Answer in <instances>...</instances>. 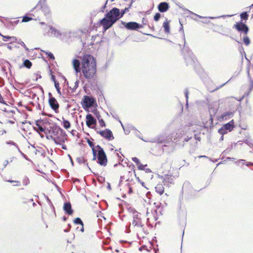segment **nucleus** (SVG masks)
Listing matches in <instances>:
<instances>
[{"instance_id": "338daca9", "label": "nucleus", "mask_w": 253, "mask_h": 253, "mask_svg": "<svg viewBox=\"0 0 253 253\" xmlns=\"http://www.w3.org/2000/svg\"><path fill=\"white\" fill-rule=\"evenodd\" d=\"M80 230L82 232H84V225H83V226H82V227H81V228L80 229Z\"/></svg>"}, {"instance_id": "72a5a7b5", "label": "nucleus", "mask_w": 253, "mask_h": 253, "mask_svg": "<svg viewBox=\"0 0 253 253\" xmlns=\"http://www.w3.org/2000/svg\"><path fill=\"white\" fill-rule=\"evenodd\" d=\"M74 223L76 224L81 225V226L84 225L83 222L82 221L81 219L79 217H77V218H75L74 220Z\"/></svg>"}, {"instance_id": "412c9836", "label": "nucleus", "mask_w": 253, "mask_h": 253, "mask_svg": "<svg viewBox=\"0 0 253 253\" xmlns=\"http://www.w3.org/2000/svg\"><path fill=\"white\" fill-rule=\"evenodd\" d=\"M190 13H191L192 14H193V15H195V16H196L197 17H198L200 18L211 19H218V18H221V17H231V16L234 15H223L219 16H217V17H212V16L203 17V16H200L199 15H198V14H197L196 13H194L193 12H190Z\"/></svg>"}, {"instance_id": "774afa93", "label": "nucleus", "mask_w": 253, "mask_h": 253, "mask_svg": "<svg viewBox=\"0 0 253 253\" xmlns=\"http://www.w3.org/2000/svg\"><path fill=\"white\" fill-rule=\"evenodd\" d=\"M107 188H108L109 190H111V185H110V184L109 183H108Z\"/></svg>"}, {"instance_id": "9b49d317", "label": "nucleus", "mask_w": 253, "mask_h": 253, "mask_svg": "<svg viewBox=\"0 0 253 253\" xmlns=\"http://www.w3.org/2000/svg\"><path fill=\"white\" fill-rule=\"evenodd\" d=\"M76 37L75 33L69 30H64L61 31L60 39L62 40H67L73 37Z\"/></svg>"}, {"instance_id": "a878e982", "label": "nucleus", "mask_w": 253, "mask_h": 253, "mask_svg": "<svg viewBox=\"0 0 253 253\" xmlns=\"http://www.w3.org/2000/svg\"><path fill=\"white\" fill-rule=\"evenodd\" d=\"M249 14L247 12H243L240 14L241 21L246 22L247 20L248 19Z\"/></svg>"}, {"instance_id": "a19ab883", "label": "nucleus", "mask_w": 253, "mask_h": 253, "mask_svg": "<svg viewBox=\"0 0 253 253\" xmlns=\"http://www.w3.org/2000/svg\"><path fill=\"white\" fill-rule=\"evenodd\" d=\"M139 218H140L139 213L137 211H134L133 213V219H137Z\"/></svg>"}, {"instance_id": "13d9d810", "label": "nucleus", "mask_w": 253, "mask_h": 253, "mask_svg": "<svg viewBox=\"0 0 253 253\" xmlns=\"http://www.w3.org/2000/svg\"><path fill=\"white\" fill-rule=\"evenodd\" d=\"M8 164V161L7 160H5L3 163L4 167L5 168Z\"/></svg>"}, {"instance_id": "b1692460", "label": "nucleus", "mask_w": 253, "mask_h": 253, "mask_svg": "<svg viewBox=\"0 0 253 253\" xmlns=\"http://www.w3.org/2000/svg\"><path fill=\"white\" fill-rule=\"evenodd\" d=\"M156 192L160 195L163 194L164 192V187L163 184H158L155 187Z\"/></svg>"}, {"instance_id": "39448f33", "label": "nucleus", "mask_w": 253, "mask_h": 253, "mask_svg": "<svg viewBox=\"0 0 253 253\" xmlns=\"http://www.w3.org/2000/svg\"><path fill=\"white\" fill-rule=\"evenodd\" d=\"M98 149L96 151V157L97 159V163L101 166H106L107 164L108 160L107 156L103 149L99 145L96 146Z\"/></svg>"}, {"instance_id": "79ce46f5", "label": "nucleus", "mask_w": 253, "mask_h": 253, "mask_svg": "<svg viewBox=\"0 0 253 253\" xmlns=\"http://www.w3.org/2000/svg\"><path fill=\"white\" fill-rule=\"evenodd\" d=\"M138 169L139 170H145V168L147 166V165H142L139 163V164L138 165Z\"/></svg>"}, {"instance_id": "e433bc0d", "label": "nucleus", "mask_w": 253, "mask_h": 253, "mask_svg": "<svg viewBox=\"0 0 253 253\" xmlns=\"http://www.w3.org/2000/svg\"><path fill=\"white\" fill-rule=\"evenodd\" d=\"M33 19L32 18L28 16L27 15H25L23 17V19L22 20V22H27Z\"/></svg>"}, {"instance_id": "473e14b6", "label": "nucleus", "mask_w": 253, "mask_h": 253, "mask_svg": "<svg viewBox=\"0 0 253 253\" xmlns=\"http://www.w3.org/2000/svg\"><path fill=\"white\" fill-rule=\"evenodd\" d=\"M45 134H46V138L47 139H48V140L51 139V140H53L55 142V143H56V144H58V143L57 142V141L55 139L56 137H55L51 134H49L48 133H47Z\"/></svg>"}, {"instance_id": "f3484780", "label": "nucleus", "mask_w": 253, "mask_h": 253, "mask_svg": "<svg viewBox=\"0 0 253 253\" xmlns=\"http://www.w3.org/2000/svg\"><path fill=\"white\" fill-rule=\"evenodd\" d=\"M158 10L161 12H165L169 8V5L167 2H162L158 6Z\"/></svg>"}, {"instance_id": "2eb2a0df", "label": "nucleus", "mask_w": 253, "mask_h": 253, "mask_svg": "<svg viewBox=\"0 0 253 253\" xmlns=\"http://www.w3.org/2000/svg\"><path fill=\"white\" fill-rule=\"evenodd\" d=\"M48 102L50 107L56 112L59 107L56 99L54 97L49 98Z\"/></svg>"}, {"instance_id": "a18cd8bd", "label": "nucleus", "mask_w": 253, "mask_h": 253, "mask_svg": "<svg viewBox=\"0 0 253 253\" xmlns=\"http://www.w3.org/2000/svg\"><path fill=\"white\" fill-rule=\"evenodd\" d=\"M98 121H99L100 126L101 127H105V126H106L104 120L102 119L98 120Z\"/></svg>"}, {"instance_id": "c9c22d12", "label": "nucleus", "mask_w": 253, "mask_h": 253, "mask_svg": "<svg viewBox=\"0 0 253 253\" xmlns=\"http://www.w3.org/2000/svg\"><path fill=\"white\" fill-rule=\"evenodd\" d=\"M243 42H244V43L246 45H249L250 44V40L248 36L244 37V38H243Z\"/></svg>"}, {"instance_id": "864d4df0", "label": "nucleus", "mask_w": 253, "mask_h": 253, "mask_svg": "<svg viewBox=\"0 0 253 253\" xmlns=\"http://www.w3.org/2000/svg\"><path fill=\"white\" fill-rule=\"evenodd\" d=\"M107 3V1H106L105 4L101 7L100 11L102 12H104V10L106 8V5Z\"/></svg>"}, {"instance_id": "ea45409f", "label": "nucleus", "mask_w": 253, "mask_h": 253, "mask_svg": "<svg viewBox=\"0 0 253 253\" xmlns=\"http://www.w3.org/2000/svg\"><path fill=\"white\" fill-rule=\"evenodd\" d=\"M78 162L80 164L81 163H85L86 162V160H85L83 157H79L77 159Z\"/></svg>"}, {"instance_id": "5fc2aeb1", "label": "nucleus", "mask_w": 253, "mask_h": 253, "mask_svg": "<svg viewBox=\"0 0 253 253\" xmlns=\"http://www.w3.org/2000/svg\"><path fill=\"white\" fill-rule=\"evenodd\" d=\"M119 122H120V123H121V126H122V127H123V129H124V131H125V133H126V134H127V133H128V131H127V130H125V128H124V126H123V124L122 123V122H121L120 121H119Z\"/></svg>"}, {"instance_id": "e2e57ef3", "label": "nucleus", "mask_w": 253, "mask_h": 253, "mask_svg": "<svg viewBox=\"0 0 253 253\" xmlns=\"http://www.w3.org/2000/svg\"><path fill=\"white\" fill-rule=\"evenodd\" d=\"M78 84H79L78 82V81L76 82V83H75L74 88H77V87L78 86Z\"/></svg>"}, {"instance_id": "1a4fd4ad", "label": "nucleus", "mask_w": 253, "mask_h": 253, "mask_svg": "<svg viewBox=\"0 0 253 253\" xmlns=\"http://www.w3.org/2000/svg\"><path fill=\"white\" fill-rule=\"evenodd\" d=\"M95 102V100L93 97L85 95L82 102V104L84 108H89L93 106Z\"/></svg>"}, {"instance_id": "f257e3e1", "label": "nucleus", "mask_w": 253, "mask_h": 253, "mask_svg": "<svg viewBox=\"0 0 253 253\" xmlns=\"http://www.w3.org/2000/svg\"><path fill=\"white\" fill-rule=\"evenodd\" d=\"M82 72L84 78L91 80L96 73V62L93 56L85 54L82 58Z\"/></svg>"}, {"instance_id": "680f3d73", "label": "nucleus", "mask_w": 253, "mask_h": 253, "mask_svg": "<svg viewBox=\"0 0 253 253\" xmlns=\"http://www.w3.org/2000/svg\"><path fill=\"white\" fill-rule=\"evenodd\" d=\"M226 83H227V82H226V83H224V84H221V85H219L218 87H217L216 88V89H219V88H220L222 87V86H224V85Z\"/></svg>"}, {"instance_id": "4468645a", "label": "nucleus", "mask_w": 253, "mask_h": 253, "mask_svg": "<svg viewBox=\"0 0 253 253\" xmlns=\"http://www.w3.org/2000/svg\"><path fill=\"white\" fill-rule=\"evenodd\" d=\"M86 124L89 127H91L92 125L96 124V120L91 114H88L86 116Z\"/></svg>"}, {"instance_id": "2f4dec72", "label": "nucleus", "mask_w": 253, "mask_h": 253, "mask_svg": "<svg viewBox=\"0 0 253 253\" xmlns=\"http://www.w3.org/2000/svg\"><path fill=\"white\" fill-rule=\"evenodd\" d=\"M32 62L28 59H26L23 62V65L24 67L30 69L32 66Z\"/></svg>"}, {"instance_id": "7ed1b4c3", "label": "nucleus", "mask_w": 253, "mask_h": 253, "mask_svg": "<svg viewBox=\"0 0 253 253\" xmlns=\"http://www.w3.org/2000/svg\"><path fill=\"white\" fill-rule=\"evenodd\" d=\"M47 133L51 134L55 138L58 144H62L67 140L65 131L55 124H51L47 127Z\"/></svg>"}, {"instance_id": "393cba45", "label": "nucleus", "mask_w": 253, "mask_h": 253, "mask_svg": "<svg viewBox=\"0 0 253 253\" xmlns=\"http://www.w3.org/2000/svg\"><path fill=\"white\" fill-rule=\"evenodd\" d=\"M233 116V113L232 112H226L222 114L221 116L223 119L227 120Z\"/></svg>"}, {"instance_id": "aec40b11", "label": "nucleus", "mask_w": 253, "mask_h": 253, "mask_svg": "<svg viewBox=\"0 0 253 253\" xmlns=\"http://www.w3.org/2000/svg\"><path fill=\"white\" fill-rule=\"evenodd\" d=\"M63 210L65 213L68 215H71L73 213V211L72 209L71 204L69 202H66L64 204Z\"/></svg>"}, {"instance_id": "20e7f679", "label": "nucleus", "mask_w": 253, "mask_h": 253, "mask_svg": "<svg viewBox=\"0 0 253 253\" xmlns=\"http://www.w3.org/2000/svg\"><path fill=\"white\" fill-rule=\"evenodd\" d=\"M182 52L187 65L193 66L196 61V59L189 48L184 45Z\"/></svg>"}, {"instance_id": "5701e85b", "label": "nucleus", "mask_w": 253, "mask_h": 253, "mask_svg": "<svg viewBox=\"0 0 253 253\" xmlns=\"http://www.w3.org/2000/svg\"><path fill=\"white\" fill-rule=\"evenodd\" d=\"M36 126H38V128L36 127H34V130L37 131V132H44L45 134H47V128H43L42 126H41L39 123L38 121H36Z\"/></svg>"}, {"instance_id": "3c124183", "label": "nucleus", "mask_w": 253, "mask_h": 253, "mask_svg": "<svg viewBox=\"0 0 253 253\" xmlns=\"http://www.w3.org/2000/svg\"><path fill=\"white\" fill-rule=\"evenodd\" d=\"M95 115L98 120L101 119V116L100 115V114L98 112H96L95 113Z\"/></svg>"}, {"instance_id": "4be33fe9", "label": "nucleus", "mask_w": 253, "mask_h": 253, "mask_svg": "<svg viewBox=\"0 0 253 253\" xmlns=\"http://www.w3.org/2000/svg\"><path fill=\"white\" fill-rule=\"evenodd\" d=\"M87 142L88 145L90 147H91V149H92V154H93L92 160L95 161L96 160V151L98 149L96 148V146H94V143L90 141L89 139L87 140Z\"/></svg>"}, {"instance_id": "49530a36", "label": "nucleus", "mask_w": 253, "mask_h": 253, "mask_svg": "<svg viewBox=\"0 0 253 253\" xmlns=\"http://www.w3.org/2000/svg\"><path fill=\"white\" fill-rule=\"evenodd\" d=\"M132 160L134 163H135L137 165H138L140 163L139 159L138 158H137L136 157H132Z\"/></svg>"}, {"instance_id": "dca6fc26", "label": "nucleus", "mask_w": 253, "mask_h": 253, "mask_svg": "<svg viewBox=\"0 0 253 253\" xmlns=\"http://www.w3.org/2000/svg\"><path fill=\"white\" fill-rule=\"evenodd\" d=\"M131 225L134 227H139L142 228V230L144 232V233L146 234L147 233L145 232L144 228H143L144 224L142 223L140 218H138L137 219H133Z\"/></svg>"}, {"instance_id": "423d86ee", "label": "nucleus", "mask_w": 253, "mask_h": 253, "mask_svg": "<svg viewBox=\"0 0 253 253\" xmlns=\"http://www.w3.org/2000/svg\"><path fill=\"white\" fill-rule=\"evenodd\" d=\"M43 35L49 37H55L59 38L61 37V31L51 25L46 26L45 27H42Z\"/></svg>"}, {"instance_id": "f704fd0d", "label": "nucleus", "mask_w": 253, "mask_h": 253, "mask_svg": "<svg viewBox=\"0 0 253 253\" xmlns=\"http://www.w3.org/2000/svg\"><path fill=\"white\" fill-rule=\"evenodd\" d=\"M54 86H55V87L56 89V90H57L58 93L60 95H61V91H60V86H59V83L56 82V81H55Z\"/></svg>"}, {"instance_id": "a211bd4d", "label": "nucleus", "mask_w": 253, "mask_h": 253, "mask_svg": "<svg viewBox=\"0 0 253 253\" xmlns=\"http://www.w3.org/2000/svg\"><path fill=\"white\" fill-rule=\"evenodd\" d=\"M73 65L77 73L81 71L82 67H81V65L82 66V63H81L78 59H74L73 60Z\"/></svg>"}, {"instance_id": "ddd939ff", "label": "nucleus", "mask_w": 253, "mask_h": 253, "mask_svg": "<svg viewBox=\"0 0 253 253\" xmlns=\"http://www.w3.org/2000/svg\"><path fill=\"white\" fill-rule=\"evenodd\" d=\"M97 133L109 140H112L114 138L111 130L108 128H106L104 130L97 131Z\"/></svg>"}, {"instance_id": "0e129e2a", "label": "nucleus", "mask_w": 253, "mask_h": 253, "mask_svg": "<svg viewBox=\"0 0 253 253\" xmlns=\"http://www.w3.org/2000/svg\"><path fill=\"white\" fill-rule=\"evenodd\" d=\"M68 226H69V229L64 230V232H68L69 231L70 228H71V225H69Z\"/></svg>"}, {"instance_id": "7c9ffc66", "label": "nucleus", "mask_w": 253, "mask_h": 253, "mask_svg": "<svg viewBox=\"0 0 253 253\" xmlns=\"http://www.w3.org/2000/svg\"><path fill=\"white\" fill-rule=\"evenodd\" d=\"M62 119L64 127L65 129L69 128L71 126L70 123L68 120H65L64 118H62Z\"/></svg>"}, {"instance_id": "f8f14e48", "label": "nucleus", "mask_w": 253, "mask_h": 253, "mask_svg": "<svg viewBox=\"0 0 253 253\" xmlns=\"http://www.w3.org/2000/svg\"><path fill=\"white\" fill-rule=\"evenodd\" d=\"M122 24L125 25V27L127 30H137V29L142 28V26L135 22H129L126 23L125 22H122Z\"/></svg>"}, {"instance_id": "8fccbe9b", "label": "nucleus", "mask_w": 253, "mask_h": 253, "mask_svg": "<svg viewBox=\"0 0 253 253\" xmlns=\"http://www.w3.org/2000/svg\"><path fill=\"white\" fill-rule=\"evenodd\" d=\"M245 161H246L245 160L240 159V160H239L237 161H236V163L239 164V163H241L242 164H244Z\"/></svg>"}, {"instance_id": "6ab92c4d", "label": "nucleus", "mask_w": 253, "mask_h": 253, "mask_svg": "<svg viewBox=\"0 0 253 253\" xmlns=\"http://www.w3.org/2000/svg\"><path fill=\"white\" fill-rule=\"evenodd\" d=\"M248 77L250 83V91L253 88V70H251L250 69L247 70Z\"/></svg>"}, {"instance_id": "69168bd1", "label": "nucleus", "mask_w": 253, "mask_h": 253, "mask_svg": "<svg viewBox=\"0 0 253 253\" xmlns=\"http://www.w3.org/2000/svg\"><path fill=\"white\" fill-rule=\"evenodd\" d=\"M202 22L203 23H205V24H207V23H209L210 22V21L207 20H205L204 21H203Z\"/></svg>"}, {"instance_id": "603ef678", "label": "nucleus", "mask_w": 253, "mask_h": 253, "mask_svg": "<svg viewBox=\"0 0 253 253\" xmlns=\"http://www.w3.org/2000/svg\"><path fill=\"white\" fill-rule=\"evenodd\" d=\"M18 43H20L22 46H23L26 50H28V48H27L24 42H23L22 41H20V42H18Z\"/></svg>"}, {"instance_id": "6e6552de", "label": "nucleus", "mask_w": 253, "mask_h": 253, "mask_svg": "<svg viewBox=\"0 0 253 253\" xmlns=\"http://www.w3.org/2000/svg\"><path fill=\"white\" fill-rule=\"evenodd\" d=\"M234 127V121L231 120L229 123L224 125L220 129L218 130V132L223 135L227 133L228 132L231 131Z\"/></svg>"}, {"instance_id": "4d7b16f0", "label": "nucleus", "mask_w": 253, "mask_h": 253, "mask_svg": "<svg viewBox=\"0 0 253 253\" xmlns=\"http://www.w3.org/2000/svg\"><path fill=\"white\" fill-rule=\"evenodd\" d=\"M40 24L42 25V27H45L46 26H47L44 22H40Z\"/></svg>"}, {"instance_id": "de8ad7c7", "label": "nucleus", "mask_w": 253, "mask_h": 253, "mask_svg": "<svg viewBox=\"0 0 253 253\" xmlns=\"http://www.w3.org/2000/svg\"><path fill=\"white\" fill-rule=\"evenodd\" d=\"M6 144H10V145H14V146H15L16 148H18V146H17V145L15 142H13V141H7V142H6Z\"/></svg>"}, {"instance_id": "37998d69", "label": "nucleus", "mask_w": 253, "mask_h": 253, "mask_svg": "<svg viewBox=\"0 0 253 253\" xmlns=\"http://www.w3.org/2000/svg\"><path fill=\"white\" fill-rule=\"evenodd\" d=\"M160 17H161V14L159 13H157L154 15V19L155 21H158L159 20V19L160 18Z\"/></svg>"}, {"instance_id": "052dcab7", "label": "nucleus", "mask_w": 253, "mask_h": 253, "mask_svg": "<svg viewBox=\"0 0 253 253\" xmlns=\"http://www.w3.org/2000/svg\"><path fill=\"white\" fill-rule=\"evenodd\" d=\"M61 145H62V148L64 150H67V147L66 145H63V143H62V144H60Z\"/></svg>"}, {"instance_id": "4c0bfd02", "label": "nucleus", "mask_w": 253, "mask_h": 253, "mask_svg": "<svg viewBox=\"0 0 253 253\" xmlns=\"http://www.w3.org/2000/svg\"><path fill=\"white\" fill-rule=\"evenodd\" d=\"M184 93L185 94V96L186 100V106H188V95H189V91L188 88H185L184 91Z\"/></svg>"}, {"instance_id": "bb28decb", "label": "nucleus", "mask_w": 253, "mask_h": 253, "mask_svg": "<svg viewBox=\"0 0 253 253\" xmlns=\"http://www.w3.org/2000/svg\"><path fill=\"white\" fill-rule=\"evenodd\" d=\"M163 182L164 183V185H165L166 183H172L173 182V178L171 176H169V175H165Z\"/></svg>"}, {"instance_id": "09e8293b", "label": "nucleus", "mask_w": 253, "mask_h": 253, "mask_svg": "<svg viewBox=\"0 0 253 253\" xmlns=\"http://www.w3.org/2000/svg\"><path fill=\"white\" fill-rule=\"evenodd\" d=\"M146 142H147L148 141L147 140H144ZM150 142H157L158 143H163V141L162 140H161L160 141L159 140H152L151 141H149Z\"/></svg>"}, {"instance_id": "6e6d98bb", "label": "nucleus", "mask_w": 253, "mask_h": 253, "mask_svg": "<svg viewBox=\"0 0 253 253\" xmlns=\"http://www.w3.org/2000/svg\"><path fill=\"white\" fill-rule=\"evenodd\" d=\"M144 170L145 171V172L146 173H150V172H152L151 170L150 169H148H148H145V170Z\"/></svg>"}, {"instance_id": "9d476101", "label": "nucleus", "mask_w": 253, "mask_h": 253, "mask_svg": "<svg viewBox=\"0 0 253 253\" xmlns=\"http://www.w3.org/2000/svg\"><path fill=\"white\" fill-rule=\"evenodd\" d=\"M233 27L238 32H243L245 34H247L249 31L248 26L242 21L237 23L233 26Z\"/></svg>"}, {"instance_id": "0eeeda50", "label": "nucleus", "mask_w": 253, "mask_h": 253, "mask_svg": "<svg viewBox=\"0 0 253 253\" xmlns=\"http://www.w3.org/2000/svg\"><path fill=\"white\" fill-rule=\"evenodd\" d=\"M45 2L46 0H40L35 8H40L45 16L50 17L51 15V10Z\"/></svg>"}, {"instance_id": "c85d7f7f", "label": "nucleus", "mask_w": 253, "mask_h": 253, "mask_svg": "<svg viewBox=\"0 0 253 253\" xmlns=\"http://www.w3.org/2000/svg\"><path fill=\"white\" fill-rule=\"evenodd\" d=\"M131 3H132V2ZM131 6V3H130L129 4V5L128 7H126L125 9H123L121 10V11L119 9V15H120L121 18L123 17L124 15L126 12H127V11H129V9L130 8Z\"/></svg>"}, {"instance_id": "c756f323", "label": "nucleus", "mask_w": 253, "mask_h": 253, "mask_svg": "<svg viewBox=\"0 0 253 253\" xmlns=\"http://www.w3.org/2000/svg\"><path fill=\"white\" fill-rule=\"evenodd\" d=\"M2 38H3V41L4 42H6L7 40H12L13 42L16 41L17 40V39L15 37H11L8 36H3L2 35H0Z\"/></svg>"}, {"instance_id": "c03bdc74", "label": "nucleus", "mask_w": 253, "mask_h": 253, "mask_svg": "<svg viewBox=\"0 0 253 253\" xmlns=\"http://www.w3.org/2000/svg\"><path fill=\"white\" fill-rule=\"evenodd\" d=\"M45 53H46V54H47V55L48 57L50 59H52V60L54 59V56L53 54L52 53H51V52H45Z\"/></svg>"}, {"instance_id": "cd10ccee", "label": "nucleus", "mask_w": 253, "mask_h": 253, "mask_svg": "<svg viewBox=\"0 0 253 253\" xmlns=\"http://www.w3.org/2000/svg\"><path fill=\"white\" fill-rule=\"evenodd\" d=\"M163 27L164 28V31L166 33H169L170 31V27L169 25V22L168 20H166L164 22Z\"/></svg>"}, {"instance_id": "f03ea898", "label": "nucleus", "mask_w": 253, "mask_h": 253, "mask_svg": "<svg viewBox=\"0 0 253 253\" xmlns=\"http://www.w3.org/2000/svg\"><path fill=\"white\" fill-rule=\"evenodd\" d=\"M120 18L119 9L117 7H113L105 15V17L100 20V23L103 26V29L107 30Z\"/></svg>"}, {"instance_id": "58836bf2", "label": "nucleus", "mask_w": 253, "mask_h": 253, "mask_svg": "<svg viewBox=\"0 0 253 253\" xmlns=\"http://www.w3.org/2000/svg\"><path fill=\"white\" fill-rule=\"evenodd\" d=\"M245 143L250 147H253V140L251 139L245 140Z\"/></svg>"}, {"instance_id": "bf43d9fd", "label": "nucleus", "mask_w": 253, "mask_h": 253, "mask_svg": "<svg viewBox=\"0 0 253 253\" xmlns=\"http://www.w3.org/2000/svg\"><path fill=\"white\" fill-rule=\"evenodd\" d=\"M246 166H253V163H252V162H248L246 164Z\"/></svg>"}]
</instances>
